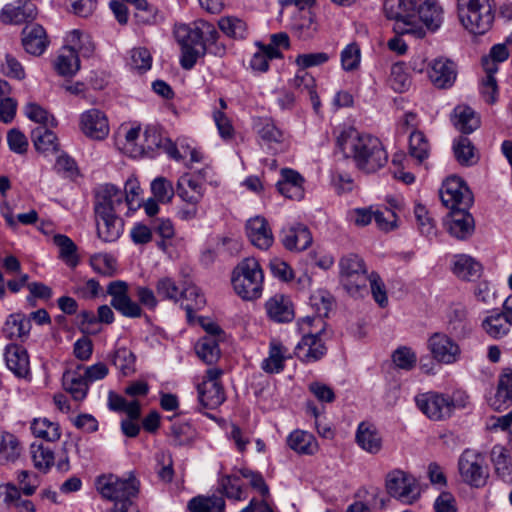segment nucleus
<instances>
[{
	"label": "nucleus",
	"mask_w": 512,
	"mask_h": 512,
	"mask_svg": "<svg viewBox=\"0 0 512 512\" xmlns=\"http://www.w3.org/2000/svg\"><path fill=\"white\" fill-rule=\"evenodd\" d=\"M427 348L438 363L451 365L460 360L461 348L450 336L442 332L431 334Z\"/></svg>",
	"instance_id": "obj_12"
},
{
	"label": "nucleus",
	"mask_w": 512,
	"mask_h": 512,
	"mask_svg": "<svg viewBox=\"0 0 512 512\" xmlns=\"http://www.w3.org/2000/svg\"><path fill=\"white\" fill-rule=\"evenodd\" d=\"M440 198L445 207L454 211L460 208H470L473 196L464 181L456 176L447 178L440 189Z\"/></svg>",
	"instance_id": "obj_10"
},
{
	"label": "nucleus",
	"mask_w": 512,
	"mask_h": 512,
	"mask_svg": "<svg viewBox=\"0 0 512 512\" xmlns=\"http://www.w3.org/2000/svg\"><path fill=\"white\" fill-rule=\"evenodd\" d=\"M286 443L290 449L303 455H313L319 449L316 438L311 433L299 429L289 434Z\"/></svg>",
	"instance_id": "obj_33"
},
{
	"label": "nucleus",
	"mask_w": 512,
	"mask_h": 512,
	"mask_svg": "<svg viewBox=\"0 0 512 512\" xmlns=\"http://www.w3.org/2000/svg\"><path fill=\"white\" fill-rule=\"evenodd\" d=\"M304 178L295 170L284 168L281 170V179L277 182V190L284 197L292 200H301L304 197Z\"/></svg>",
	"instance_id": "obj_23"
},
{
	"label": "nucleus",
	"mask_w": 512,
	"mask_h": 512,
	"mask_svg": "<svg viewBox=\"0 0 512 512\" xmlns=\"http://www.w3.org/2000/svg\"><path fill=\"white\" fill-rule=\"evenodd\" d=\"M22 447L17 437L9 432H0V464L16 461Z\"/></svg>",
	"instance_id": "obj_44"
},
{
	"label": "nucleus",
	"mask_w": 512,
	"mask_h": 512,
	"mask_svg": "<svg viewBox=\"0 0 512 512\" xmlns=\"http://www.w3.org/2000/svg\"><path fill=\"white\" fill-rule=\"evenodd\" d=\"M31 138L35 148L43 153L57 151V137L48 127L39 126L32 130Z\"/></svg>",
	"instance_id": "obj_45"
},
{
	"label": "nucleus",
	"mask_w": 512,
	"mask_h": 512,
	"mask_svg": "<svg viewBox=\"0 0 512 512\" xmlns=\"http://www.w3.org/2000/svg\"><path fill=\"white\" fill-rule=\"evenodd\" d=\"M98 237L107 243L116 241L123 232V221L116 214L95 212Z\"/></svg>",
	"instance_id": "obj_22"
},
{
	"label": "nucleus",
	"mask_w": 512,
	"mask_h": 512,
	"mask_svg": "<svg viewBox=\"0 0 512 512\" xmlns=\"http://www.w3.org/2000/svg\"><path fill=\"white\" fill-rule=\"evenodd\" d=\"M281 57L282 54L279 50L259 45V51L253 55L250 66L255 71L266 72L269 68V60Z\"/></svg>",
	"instance_id": "obj_56"
},
{
	"label": "nucleus",
	"mask_w": 512,
	"mask_h": 512,
	"mask_svg": "<svg viewBox=\"0 0 512 512\" xmlns=\"http://www.w3.org/2000/svg\"><path fill=\"white\" fill-rule=\"evenodd\" d=\"M416 2L414 0H385L384 12L387 18L395 20L394 30L400 34H414L418 37L424 31L416 29Z\"/></svg>",
	"instance_id": "obj_5"
},
{
	"label": "nucleus",
	"mask_w": 512,
	"mask_h": 512,
	"mask_svg": "<svg viewBox=\"0 0 512 512\" xmlns=\"http://www.w3.org/2000/svg\"><path fill=\"white\" fill-rule=\"evenodd\" d=\"M256 129L260 139L268 146L283 141L282 131L270 119H259L256 123Z\"/></svg>",
	"instance_id": "obj_47"
},
{
	"label": "nucleus",
	"mask_w": 512,
	"mask_h": 512,
	"mask_svg": "<svg viewBox=\"0 0 512 512\" xmlns=\"http://www.w3.org/2000/svg\"><path fill=\"white\" fill-rule=\"evenodd\" d=\"M448 326L451 332L456 335H465L469 331L470 327L465 307L456 305L451 308L448 315Z\"/></svg>",
	"instance_id": "obj_52"
},
{
	"label": "nucleus",
	"mask_w": 512,
	"mask_h": 512,
	"mask_svg": "<svg viewBox=\"0 0 512 512\" xmlns=\"http://www.w3.org/2000/svg\"><path fill=\"white\" fill-rule=\"evenodd\" d=\"M457 8L461 24L470 33L483 35L492 27L495 17L492 0H457Z\"/></svg>",
	"instance_id": "obj_2"
},
{
	"label": "nucleus",
	"mask_w": 512,
	"mask_h": 512,
	"mask_svg": "<svg viewBox=\"0 0 512 512\" xmlns=\"http://www.w3.org/2000/svg\"><path fill=\"white\" fill-rule=\"evenodd\" d=\"M217 491L228 499L240 501L242 497V486L237 475H222L218 479Z\"/></svg>",
	"instance_id": "obj_48"
},
{
	"label": "nucleus",
	"mask_w": 512,
	"mask_h": 512,
	"mask_svg": "<svg viewBox=\"0 0 512 512\" xmlns=\"http://www.w3.org/2000/svg\"><path fill=\"white\" fill-rule=\"evenodd\" d=\"M246 235L255 247L262 250H267L274 242L271 228L261 216H255L246 222Z\"/></svg>",
	"instance_id": "obj_17"
},
{
	"label": "nucleus",
	"mask_w": 512,
	"mask_h": 512,
	"mask_svg": "<svg viewBox=\"0 0 512 512\" xmlns=\"http://www.w3.org/2000/svg\"><path fill=\"white\" fill-rule=\"evenodd\" d=\"M416 17L427 26L428 29L436 30L443 20L442 8L435 0H425L421 5H416Z\"/></svg>",
	"instance_id": "obj_36"
},
{
	"label": "nucleus",
	"mask_w": 512,
	"mask_h": 512,
	"mask_svg": "<svg viewBox=\"0 0 512 512\" xmlns=\"http://www.w3.org/2000/svg\"><path fill=\"white\" fill-rule=\"evenodd\" d=\"M512 324L507 320L505 315L501 313H495L490 316H488L483 321V328L484 330L494 338H500L504 335H506L509 330L510 326Z\"/></svg>",
	"instance_id": "obj_50"
},
{
	"label": "nucleus",
	"mask_w": 512,
	"mask_h": 512,
	"mask_svg": "<svg viewBox=\"0 0 512 512\" xmlns=\"http://www.w3.org/2000/svg\"><path fill=\"white\" fill-rule=\"evenodd\" d=\"M181 299L187 301L186 304H182L186 310L187 318L189 321L192 320V312L199 310L205 305V298L200 290L195 285H187L182 288Z\"/></svg>",
	"instance_id": "obj_49"
},
{
	"label": "nucleus",
	"mask_w": 512,
	"mask_h": 512,
	"mask_svg": "<svg viewBox=\"0 0 512 512\" xmlns=\"http://www.w3.org/2000/svg\"><path fill=\"white\" fill-rule=\"evenodd\" d=\"M44 28L38 24L27 25L22 31V44L29 54L39 56L48 46Z\"/></svg>",
	"instance_id": "obj_27"
},
{
	"label": "nucleus",
	"mask_w": 512,
	"mask_h": 512,
	"mask_svg": "<svg viewBox=\"0 0 512 512\" xmlns=\"http://www.w3.org/2000/svg\"><path fill=\"white\" fill-rule=\"evenodd\" d=\"M54 244L59 248V257L69 266L76 267L79 258L76 254L77 246L66 235L57 234L53 237Z\"/></svg>",
	"instance_id": "obj_46"
},
{
	"label": "nucleus",
	"mask_w": 512,
	"mask_h": 512,
	"mask_svg": "<svg viewBox=\"0 0 512 512\" xmlns=\"http://www.w3.org/2000/svg\"><path fill=\"white\" fill-rule=\"evenodd\" d=\"M310 305L319 318L327 317L332 306V297L327 291H316L310 297Z\"/></svg>",
	"instance_id": "obj_63"
},
{
	"label": "nucleus",
	"mask_w": 512,
	"mask_h": 512,
	"mask_svg": "<svg viewBox=\"0 0 512 512\" xmlns=\"http://www.w3.org/2000/svg\"><path fill=\"white\" fill-rule=\"evenodd\" d=\"M283 246L290 251H303L312 243V235L303 224H294L284 227L280 232Z\"/></svg>",
	"instance_id": "obj_18"
},
{
	"label": "nucleus",
	"mask_w": 512,
	"mask_h": 512,
	"mask_svg": "<svg viewBox=\"0 0 512 512\" xmlns=\"http://www.w3.org/2000/svg\"><path fill=\"white\" fill-rule=\"evenodd\" d=\"M156 291L158 296L165 300L177 302L181 299L182 289L169 277H163L157 281Z\"/></svg>",
	"instance_id": "obj_62"
},
{
	"label": "nucleus",
	"mask_w": 512,
	"mask_h": 512,
	"mask_svg": "<svg viewBox=\"0 0 512 512\" xmlns=\"http://www.w3.org/2000/svg\"><path fill=\"white\" fill-rule=\"evenodd\" d=\"M355 440L358 446L370 454H377L382 449V436L375 425L361 422L358 425Z\"/></svg>",
	"instance_id": "obj_25"
},
{
	"label": "nucleus",
	"mask_w": 512,
	"mask_h": 512,
	"mask_svg": "<svg viewBox=\"0 0 512 512\" xmlns=\"http://www.w3.org/2000/svg\"><path fill=\"white\" fill-rule=\"evenodd\" d=\"M263 282L262 268L253 257L243 259L233 271V288L243 300H255L261 297Z\"/></svg>",
	"instance_id": "obj_3"
},
{
	"label": "nucleus",
	"mask_w": 512,
	"mask_h": 512,
	"mask_svg": "<svg viewBox=\"0 0 512 512\" xmlns=\"http://www.w3.org/2000/svg\"><path fill=\"white\" fill-rule=\"evenodd\" d=\"M29 453L34 467L40 472L47 473L55 463L54 452L43 443L33 442Z\"/></svg>",
	"instance_id": "obj_40"
},
{
	"label": "nucleus",
	"mask_w": 512,
	"mask_h": 512,
	"mask_svg": "<svg viewBox=\"0 0 512 512\" xmlns=\"http://www.w3.org/2000/svg\"><path fill=\"white\" fill-rule=\"evenodd\" d=\"M32 434L48 442H56L61 437L60 426L48 418H35L30 426Z\"/></svg>",
	"instance_id": "obj_41"
},
{
	"label": "nucleus",
	"mask_w": 512,
	"mask_h": 512,
	"mask_svg": "<svg viewBox=\"0 0 512 512\" xmlns=\"http://www.w3.org/2000/svg\"><path fill=\"white\" fill-rule=\"evenodd\" d=\"M5 361L8 369L19 378H27L30 374L29 355L25 348L10 344L5 349Z\"/></svg>",
	"instance_id": "obj_24"
},
{
	"label": "nucleus",
	"mask_w": 512,
	"mask_h": 512,
	"mask_svg": "<svg viewBox=\"0 0 512 512\" xmlns=\"http://www.w3.org/2000/svg\"><path fill=\"white\" fill-rule=\"evenodd\" d=\"M322 331L315 334L304 335L295 348L296 356L305 363H311L321 359L327 352V348L321 338Z\"/></svg>",
	"instance_id": "obj_16"
},
{
	"label": "nucleus",
	"mask_w": 512,
	"mask_h": 512,
	"mask_svg": "<svg viewBox=\"0 0 512 512\" xmlns=\"http://www.w3.org/2000/svg\"><path fill=\"white\" fill-rule=\"evenodd\" d=\"M197 355L207 364L214 363L220 355L216 338L205 336L196 344Z\"/></svg>",
	"instance_id": "obj_53"
},
{
	"label": "nucleus",
	"mask_w": 512,
	"mask_h": 512,
	"mask_svg": "<svg viewBox=\"0 0 512 512\" xmlns=\"http://www.w3.org/2000/svg\"><path fill=\"white\" fill-rule=\"evenodd\" d=\"M56 72L62 77H72L80 69V60L74 47L65 46L60 51L54 62Z\"/></svg>",
	"instance_id": "obj_32"
},
{
	"label": "nucleus",
	"mask_w": 512,
	"mask_h": 512,
	"mask_svg": "<svg viewBox=\"0 0 512 512\" xmlns=\"http://www.w3.org/2000/svg\"><path fill=\"white\" fill-rule=\"evenodd\" d=\"M430 152V144L421 131H413L409 137V153L411 157L418 162H423L428 158Z\"/></svg>",
	"instance_id": "obj_51"
},
{
	"label": "nucleus",
	"mask_w": 512,
	"mask_h": 512,
	"mask_svg": "<svg viewBox=\"0 0 512 512\" xmlns=\"http://www.w3.org/2000/svg\"><path fill=\"white\" fill-rule=\"evenodd\" d=\"M414 214L420 233L430 239L435 237L437 234L435 223L429 216L426 207L421 204H417L414 208Z\"/></svg>",
	"instance_id": "obj_58"
},
{
	"label": "nucleus",
	"mask_w": 512,
	"mask_h": 512,
	"mask_svg": "<svg viewBox=\"0 0 512 512\" xmlns=\"http://www.w3.org/2000/svg\"><path fill=\"white\" fill-rule=\"evenodd\" d=\"M291 85L303 94H307L315 111L320 108V99L316 93L315 79L308 72L299 70L291 81Z\"/></svg>",
	"instance_id": "obj_42"
},
{
	"label": "nucleus",
	"mask_w": 512,
	"mask_h": 512,
	"mask_svg": "<svg viewBox=\"0 0 512 512\" xmlns=\"http://www.w3.org/2000/svg\"><path fill=\"white\" fill-rule=\"evenodd\" d=\"M0 496L8 506H13L17 512H36L35 505L28 499H23L20 490L12 483L0 485Z\"/></svg>",
	"instance_id": "obj_37"
},
{
	"label": "nucleus",
	"mask_w": 512,
	"mask_h": 512,
	"mask_svg": "<svg viewBox=\"0 0 512 512\" xmlns=\"http://www.w3.org/2000/svg\"><path fill=\"white\" fill-rule=\"evenodd\" d=\"M388 493L406 504H412L420 495L416 479L401 470H393L386 477Z\"/></svg>",
	"instance_id": "obj_9"
},
{
	"label": "nucleus",
	"mask_w": 512,
	"mask_h": 512,
	"mask_svg": "<svg viewBox=\"0 0 512 512\" xmlns=\"http://www.w3.org/2000/svg\"><path fill=\"white\" fill-rule=\"evenodd\" d=\"M468 209L460 208L450 211L444 221L447 231L458 240L468 239L475 229L474 218Z\"/></svg>",
	"instance_id": "obj_15"
},
{
	"label": "nucleus",
	"mask_w": 512,
	"mask_h": 512,
	"mask_svg": "<svg viewBox=\"0 0 512 512\" xmlns=\"http://www.w3.org/2000/svg\"><path fill=\"white\" fill-rule=\"evenodd\" d=\"M151 192L161 203H169L175 194L172 182L165 177H157L151 182Z\"/></svg>",
	"instance_id": "obj_59"
},
{
	"label": "nucleus",
	"mask_w": 512,
	"mask_h": 512,
	"mask_svg": "<svg viewBox=\"0 0 512 512\" xmlns=\"http://www.w3.org/2000/svg\"><path fill=\"white\" fill-rule=\"evenodd\" d=\"M453 151L455 158L462 165H472L477 158L474 153V146L467 137H459L454 141Z\"/></svg>",
	"instance_id": "obj_55"
},
{
	"label": "nucleus",
	"mask_w": 512,
	"mask_h": 512,
	"mask_svg": "<svg viewBox=\"0 0 512 512\" xmlns=\"http://www.w3.org/2000/svg\"><path fill=\"white\" fill-rule=\"evenodd\" d=\"M62 380L65 390L72 395L74 400L82 401L86 397L90 383L82 373L80 366L76 370L66 371Z\"/></svg>",
	"instance_id": "obj_31"
},
{
	"label": "nucleus",
	"mask_w": 512,
	"mask_h": 512,
	"mask_svg": "<svg viewBox=\"0 0 512 512\" xmlns=\"http://www.w3.org/2000/svg\"><path fill=\"white\" fill-rule=\"evenodd\" d=\"M80 127L82 132L92 138L101 140L109 133L108 120L103 112L91 109L81 115Z\"/></svg>",
	"instance_id": "obj_19"
},
{
	"label": "nucleus",
	"mask_w": 512,
	"mask_h": 512,
	"mask_svg": "<svg viewBox=\"0 0 512 512\" xmlns=\"http://www.w3.org/2000/svg\"><path fill=\"white\" fill-rule=\"evenodd\" d=\"M512 402V370H505L498 380L495 394L488 398L489 405L496 411H502Z\"/></svg>",
	"instance_id": "obj_28"
},
{
	"label": "nucleus",
	"mask_w": 512,
	"mask_h": 512,
	"mask_svg": "<svg viewBox=\"0 0 512 512\" xmlns=\"http://www.w3.org/2000/svg\"><path fill=\"white\" fill-rule=\"evenodd\" d=\"M128 288L125 281L110 282L107 286V293L112 297L110 304L125 317L139 318L142 316V309L137 302L131 299Z\"/></svg>",
	"instance_id": "obj_13"
},
{
	"label": "nucleus",
	"mask_w": 512,
	"mask_h": 512,
	"mask_svg": "<svg viewBox=\"0 0 512 512\" xmlns=\"http://www.w3.org/2000/svg\"><path fill=\"white\" fill-rule=\"evenodd\" d=\"M218 26L225 35L235 39H242L247 33L246 23L234 16L220 18Z\"/></svg>",
	"instance_id": "obj_54"
},
{
	"label": "nucleus",
	"mask_w": 512,
	"mask_h": 512,
	"mask_svg": "<svg viewBox=\"0 0 512 512\" xmlns=\"http://www.w3.org/2000/svg\"><path fill=\"white\" fill-rule=\"evenodd\" d=\"M152 56L150 52L143 47L134 48L130 54V66L138 72H146L151 68Z\"/></svg>",
	"instance_id": "obj_64"
},
{
	"label": "nucleus",
	"mask_w": 512,
	"mask_h": 512,
	"mask_svg": "<svg viewBox=\"0 0 512 512\" xmlns=\"http://www.w3.org/2000/svg\"><path fill=\"white\" fill-rule=\"evenodd\" d=\"M90 264L92 268L106 276H112L116 271V260L107 253H97L91 256Z\"/></svg>",
	"instance_id": "obj_61"
},
{
	"label": "nucleus",
	"mask_w": 512,
	"mask_h": 512,
	"mask_svg": "<svg viewBox=\"0 0 512 512\" xmlns=\"http://www.w3.org/2000/svg\"><path fill=\"white\" fill-rule=\"evenodd\" d=\"M96 485L99 493L114 503L132 500L139 490V482L132 475L127 479H121L113 474L103 475L98 477Z\"/></svg>",
	"instance_id": "obj_6"
},
{
	"label": "nucleus",
	"mask_w": 512,
	"mask_h": 512,
	"mask_svg": "<svg viewBox=\"0 0 512 512\" xmlns=\"http://www.w3.org/2000/svg\"><path fill=\"white\" fill-rule=\"evenodd\" d=\"M18 5L6 4L1 13L0 20L5 24L20 25L29 21H33L37 15L36 6L29 0H22Z\"/></svg>",
	"instance_id": "obj_20"
},
{
	"label": "nucleus",
	"mask_w": 512,
	"mask_h": 512,
	"mask_svg": "<svg viewBox=\"0 0 512 512\" xmlns=\"http://www.w3.org/2000/svg\"><path fill=\"white\" fill-rule=\"evenodd\" d=\"M291 358L289 349L279 340L272 339L269 343L268 356L261 362V368L266 373H280L285 367V361Z\"/></svg>",
	"instance_id": "obj_26"
},
{
	"label": "nucleus",
	"mask_w": 512,
	"mask_h": 512,
	"mask_svg": "<svg viewBox=\"0 0 512 512\" xmlns=\"http://www.w3.org/2000/svg\"><path fill=\"white\" fill-rule=\"evenodd\" d=\"M453 125L462 133H472L480 126V119L475 111L466 105H458L451 116Z\"/></svg>",
	"instance_id": "obj_34"
},
{
	"label": "nucleus",
	"mask_w": 512,
	"mask_h": 512,
	"mask_svg": "<svg viewBox=\"0 0 512 512\" xmlns=\"http://www.w3.org/2000/svg\"><path fill=\"white\" fill-rule=\"evenodd\" d=\"M265 308L269 317L276 322H290L294 318L292 304L283 295H275L270 298L266 302Z\"/></svg>",
	"instance_id": "obj_35"
},
{
	"label": "nucleus",
	"mask_w": 512,
	"mask_h": 512,
	"mask_svg": "<svg viewBox=\"0 0 512 512\" xmlns=\"http://www.w3.org/2000/svg\"><path fill=\"white\" fill-rule=\"evenodd\" d=\"M188 509L191 512H225L226 502L223 496L199 495L188 502Z\"/></svg>",
	"instance_id": "obj_39"
},
{
	"label": "nucleus",
	"mask_w": 512,
	"mask_h": 512,
	"mask_svg": "<svg viewBox=\"0 0 512 512\" xmlns=\"http://www.w3.org/2000/svg\"><path fill=\"white\" fill-rule=\"evenodd\" d=\"M124 193L112 184H105L96 192L95 212H108L116 214L118 208L123 205Z\"/></svg>",
	"instance_id": "obj_21"
},
{
	"label": "nucleus",
	"mask_w": 512,
	"mask_h": 512,
	"mask_svg": "<svg viewBox=\"0 0 512 512\" xmlns=\"http://www.w3.org/2000/svg\"><path fill=\"white\" fill-rule=\"evenodd\" d=\"M496 474L506 483H512V463L508 451L503 446H494L491 451Z\"/></svg>",
	"instance_id": "obj_43"
},
{
	"label": "nucleus",
	"mask_w": 512,
	"mask_h": 512,
	"mask_svg": "<svg viewBox=\"0 0 512 512\" xmlns=\"http://www.w3.org/2000/svg\"><path fill=\"white\" fill-rule=\"evenodd\" d=\"M176 192L187 204H198L204 196L203 183L194 176L185 174L178 179Z\"/></svg>",
	"instance_id": "obj_30"
},
{
	"label": "nucleus",
	"mask_w": 512,
	"mask_h": 512,
	"mask_svg": "<svg viewBox=\"0 0 512 512\" xmlns=\"http://www.w3.org/2000/svg\"><path fill=\"white\" fill-rule=\"evenodd\" d=\"M222 373L221 369L210 368L198 385V398L203 407L216 409L225 401L224 389L219 381Z\"/></svg>",
	"instance_id": "obj_11"
},
{
	"label": "nucleus",
	"mask_w": 512,
	"mask_h": 512,
	"mask_svg": "<svg viewBox=\"0 0 512 512\" xmlns=\"http://www.w3.org/2000/svg\"><path fill=\"white\" fill-rule=\"evenodd\" d=\"M341 282L347 292L353 296L366 291L368 274L362 258L350 254L339 262Z\"/></svg>",
	"instance_id": "obj_7"
},
{
	"label": "nucleus",
	"mask_w": 512,
	"mask_h": 512,
	"mask_svg": "<svg viewBox=\"0 0 512 512\" xmlns=\"http://www.w3.org/2000/svg\"><path fill=\"white\" fill-rule=\"evenodd\" d=\"M427 74L432 84L439 89L453 86L457 78V69L453 61L439 57L433 59L427 67Z\"/></svg>",
	"instance_id": "obj_14"
},
{
	"label": "nucleus",
	"mask_w": 512,
	"mask_h": 512,
	"mask_svg": "<svg viewBox=\"0 0 512 512\" xmlns=\"http://www.w3.org/2000/svg\"><path fill=\"white\" fill-rule=\"evenodd\" d=\"M458 473L461 481L473 488H482L489 478V469L483 453L467 448L458 458Z\"/></svg>",
	"instance_id": "obj_4"
},
{
	"label": "nucleus",
	"mask_w": 512,
	"mask_h": 512,
	"mask_svg": "<svg viewBox=\"0 0 512 512\" xmlns=\"http://www.w3.org/2000/svg\"><path fill=\"white\" fill-rule=\"evenodd\" d=\"M336 143L344 157L351 159L355 167L365 174L377 172L388 162V153L380 139L360 133L353 127L343 129Z\"/></svg>",
	"instance_id": "obj_1"
},
{
	"label": "nucleus",
	"mask_w": 512,
	"mask_h": 512,
	"mask_svg": "<svg viewBox=\"0 0 512 512\" xmlns=\"http://www.w3.org/2000/svg\"><path fill=\"white\" fill-rule=\"evenodd\" d=\"M31 330L30 319L22 313L10 314L2 328L4 337L12 341H25Z\"/></svg>",
	"instance_id": "obj_29"
},
{
	"label": "nucleus",
	"mask_w": 512,
	"mask_h": 512,
	"mask_svg": "<svg viewBox=\"0 0 512 512\" xmlns=\"http://www.w3.org/2000/svg\"><path fill=\"white\" fill-rule=\"evenodd\" d=\"M25 115L32 121L44 127L56 126L55 118L37 103H28L24 107Z\"/></svg>",
	"instance_id": "obj_60"
},
{
	"label": "nucleus",
	"mask_w": 512,
	"mask_h": 512,
	"mask_svg": "<svg viewBox=\"0 0 512 512\" xmlns=\"http://www.w3.org/2000/svg\"><path fill=\"white\" fill-rule=\"evenodd\" d=\"M175 37L181 47L201 45L202 29L199 26L192 28L187 25H180L175 29Z\"/></svg>",
	"instance_id": "obj_57"
},
{
	"label": "nucleus",
	"mask_w": 512,
	"mask_h": 512,
	"mask_svg": "<svg viewBox=\"0 0 512 512\" xmlns=\"http://www.w3.org/2000/svg\"><path fill=\"white\" fill-rule=\"evenodd\" d=\"M481 269V264L469 255L458 254L453 258L452 271L459 278L469 280L479 277Z\"/></svg>",
	"instance_id": "obj_38"
},
{
	"label": "nucleus",
	"mask_w": 512,
	"mask_h": 512,
	"mask_svg": "<svg viewBox=\"0 0 512 512\" xmlns=\"http://www.w3.org/2000/svg\"><path fill=\"white\" fill-rule=\"evenodd\" d=\"M415 402L418 409L433 421L449 418L455 408L454 401L448 395L437 392L419 394Z\"/></svg>",
	"instance_id": "obj_8"
}]
</instances>
